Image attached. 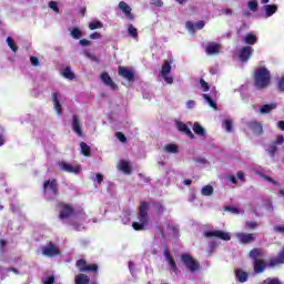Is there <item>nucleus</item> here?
I'll return each mask as SVG.
<instances>
[{
	"label": "nucleus",
	"mask_w": 284,
	"mask_h": 284,
	"mask_svg": "<svg viewBox=\"0 0 284 284\" xmlns=\"http://www.w3.org/2000/svg\"><path fill=\"white\" fill-rule=\"evenodd\" d=\"M272 84V73L267 68L262 67L254 70L253 85L256 90H267Z\"/></svg>",
	"instance_id": "nucleus-1"
},
{
	"label": "nucleus",
	"mask_w": 284,
	"mask_h": 284,
	"mask_svg": "<svg viewBox=\"0 0 284 284\" xmlns=\"http://www.w3.org/2000/svg\"><path fill=\"white\" fill-rule=\"evenodd\" d=\"M149 211L150 203L145 201L141 202L138 211V219L140 222L132 223V227L135 232H142V230H145L148 223H150V215L148 214Z\"/></svg>",
	"instance_id": "nucleus-2"
},
{
	"label": "nucleus",
	"mask_w": 284,
	"mask_h": 284,
	"mask_svg": "<svg viewBox=\"0 0 284 284\" xmlns=\"http://www.w3.org/2000/svg\"><path fill=\"white\" fill-rule=\"evenodd\" d=\"M181 261L183 265L191 272V274H196L201 270V263L196 261L192 255L189 253H184L181 255Z\"/></svg>",
	"instance_id": "nucleus-3"
},
{
	"label": "nucleus",
	"mask_w": 284,
	"mask_h": 284,
	"mask_svg": "<svg viewBox=\"0 0 284 284\" xmlns=\"http://www.w3.org/2000/svg\"><path fill=\"white\" fill-rule=\"evenodd\" d=\"M41 251L43 256H48L49 258L61 255V250H59L57 244L53 242H49L48 245L42 246Z\"/></svg>",
	"instance_id": "nucleus-4"
},
{
	"label": "nucleus",
	"mask_w": 284,
	"mask_h": 284,
	"mask_svg": "<svg viewBox=\"0 0 284 284\" xmlns=\"http://www.w3.org/2000/svg\"><path fill=\"white\" fill-rule=\"evenodd\" d=\"M206 239H220L221 241H232V235L225 231H206L204 232Z\"/></svg>",
	"instance_id": "nucleus-5"
},
{
	"label": "nucleus",
	"mask_w": 284,
	"mask_h": 284,
	"mask_svg": "<svg viewBox=\"0 0 284 284\" xmlns=\"http://www.w3.org/2000/svg\"><path fill=\"white\" fill-rule=\"evenodd\" d=\"M284 143V136L283 135H277L276 140L271 142L268 144V148L266 149L267 154L274 159V156H276V154H278V146L277 145H283Z\"/></svg>",
	"instance_id": "nucleus-6"
},
{
	"label": "nucleus",
	"mask_w": 284,
	"mask_h": 284,
	"mask_svg": "<svg viewBox=\"0 0 284 284\" xmlns=\"http://www.w3.org/2000/svg\"><path fill=\"white\" fill-rule=\"evenodd\" d=\"M75 266L78 267L79 272H93V274L99 272V265L89 264L85 260H78Z\"/></svg>",
	"instance_id": "nucleus-7"
},
{
	"label": "nucleus",
	"mask_w": 284,
	"mask_h": 284,
	"mask_svg": "<svg viewBox=\"0 0 284 284\" xmlns=\"http://www.w3.org/2000/svg\"><path fill=\"white\" fill-rule=\"evenodd\" d=\"M43 192H52L54 196H59V182L57 179L47 180L43 182Z\"/></svg>",
	"instance_id": "nucleus-8"
},
{
	"label": "nucleus",
	"mask_w": 284,
	"mask_h": 284,
	"mask_svg": "<svg viewBox=\"0 0 284 284\" xmlns=\"http://www.w3.org/2000/svg\"><path fill=\"white\" fill-rule=\"evenodd\" d=\"M58 165L62 172H68L69 174H79L81 172V165H72L64 161L59 162Z\"/></svg>",
	"instance_id": "nucleus-9"
},
{
	"label": "nucleus",
	"mask_w": 284,
	"mask_h": 284,
	"mask_svg": "<svg viewBox=\"0 0 284 284\" xmlns=\"http://www.w3.org/2000/svg\"><path fill=\"white\" fill-rule=\"evenodd\" d=\"M59 207H60L59 219L63 220V219H70V216H73L74 209L72 207V205L61 202L59 204Z\"/></svg>",
	"instance_id": "nucleus-10"
},
{
	"label": "nucleus",
	"mask_w": 284,
	"mask_h": 284,
	"mask_svg": "<svg viewBox=\"0 0 284 284\" xmlns=\"http://www.w3.org/2000/svg\"><path fill=\"white\" fill-rule=\"evenodd\" d=\"M252 54H254V48L246 45L240 50L239 59L242 63H247Z\"/></svg>",
	"instance_id": "nucleus-11"
},
{
	"label": "nucleus",
	"mask_w": 284,
	"mask_h": 284,
	"mask_svg": "<svg viewBox=\"0 0 284 284\" xmlns=\"http://www.w3.org/2000/svg\"><path fill=\"white\" fill-rule=\"evenodd\" d=\"M247 128L253 132L254 136H263V123L258 121H250L247 122Z\"/></svg>",
	"instance_id": "nucleus-12"
},
{
	"label": "nucleus",
	"mask_w": 284,
	"mask_h": 284,
	"mask_svg": "<svg viewBox=\"0 0 284 284\" xmlns=\"http://www.w3.org/2000/svg\"><path fill=\"white\" fill-rule=\"evenodd\" d=\"M236 239H239L242 245H250V243H254V241L256 240L254 233H237Z\"/></svg>",
	"instance_id": "nucleus-13"
},
{
	"label": "nucleus",
	"mask_w": 284,
	"mask_h": 284,
	"mask_svg": "<svg viewBox=\"0 0 284 284\" xmlns=\"http://www.w3.org/2000/svg\"><path fill=\"white\" fill-rule=\"evenodd\" d=\"M164 257H165V261H168L172 272H174V274H179V267L176 266V261H174V257H172V253H170L169 247L164 248Z\"/></svg>",
	"instance_id": "nucleus-14"
},
{
	"label": "nucleus",
	"mask_w": 284,
	"mask_h": 284,
	"mask_svg": "<svg viewBox=\"0 0 284 284\" xmlns=\"http://www.w3.org/2000/svg\"><path fill=\"white\" fill-rule=\"evenodd\" d=\"M164 257H165V261H168L172 272H174V274H179V267L176 266V261H174V257H172V253H170L169 247L164 248Z\"/></svg>",
	"instance_id": "nucleus-15"
},
{
	"label": "nucleus",
	"mask_w": 284,
	"mask_h": 284,
	"mask_svg": "<svg viewBox=\"0 0 284 284\" xmlns=\"http://www.w3.org/2000/svg\"><path fill=\"white\" fill-rule=\"evenodd\" d=\"M267 266L270 267V264H267L265 260H255L253 262V270L255 274H263V272L267 270Z\"/></svg>",
	"instance_id": "nucleus-16"
},
{
	"label": "nucleus",
	"mask_w": 284,
	"mask_h": 284,
	"mask_svg": "<svg viewBox=\"0 0 284 284\" xmlns=\"http://www.w3.org/2000/svg\"><path fill=\"white\" fill-rule=\"evenodd\" d=\"M119 9L129 19V21H134V14H132V8L125 1L119 3Z\"/></svg>",
	"instance_id": "nucleus-17"
},
{
	"label": "nucleus",
	"mask_w": 284,
	"mask_h": 284,
	"mask_svg": "<svg viewBox=\"0 0 284 284\" xmlns=\"http://www.w3.org/2000/svg\"><path fill=\"white\" fill-rule=\"evenodd\" d=\"M118 74L122 79H126V81H134V72L125 67H119Z\"/></svg>",
	"instance_id": "nucleus-18"
},
{
	"label": "nucleus",
	"mask_w": 284,
	"mask_h": 284,
	"mask_svg": "<svg viewBox=\"0 0 284 284\" xmlns=\"http://www.w3.org/2000/svg\"><path fill=\"white\" fill-rule=\"evenodd\" d=\"M101 80H102V83L108 85V88H111V90H119V85L114 83V81L112 80V78L108 72H103L101 74Z\"/></svg>",
	"instance_id": "nucleus-19"
},
{
	"label": "nucleus",
	"mask_w": 284,
	"mask_h": 284,
	"mask_svg": "<svg viewBox=\"0 0 284 284\" xmlns=\"http://www.w3.org/2000/svg\"><path fill=\"white\" fill-rule=\"evenodd\" d=\"M72 130L78 136H83V129L81 126V120L79 116L72 115Z\"/></svg>",
	"instance_id": "nucleus-20"
},
{
	"label": "nucleus",
	"mask_w": 284,
	"mask_h": 284,
	"mask_svg": "<svg viewBox=\"0 0 284 284\" xmlns=\"http://www.w3.org/2000/svg\"><path fill=\"white\" fill-rule=\"evenodd\" d=\"M172 63H174V58L170 57L169 60H164V63L161 69V77H168L172 72Z\"/></svg>",
	"instance_id": "nucleus-21"
},
{
	"label": "nucleus",
	"mask_w": 284,
	"mask_h": 284,
	"mask_svg": "<svg viewBox=\"0 0 284 284\" xmlns=\"http://www.w3.org/2000/svg\"><path fill=\"white\" fill-rule=\"evenodd\" d=\"M176 128L179 132H183V134L187 135L189 139H192V140L195 139L194 133H192V130H190V126H187V124L183 122H178Z\"/></svg>",
	"instance_id": "nucleus-22"
},
{
	"label": "nucleus",
	"mask_w": 284,
	"mask_h": 284,
	"mask_svg": "<svg viewBox=\"0 0 284 284\" xmlns=\"http://www.w3.org/2000/svg\"><path fill=\"white\" fill-rule=\"evenodd\" d=\"M205 52L206 54H219V52H221V44L216 43V42H209L206 48H205Z\"/></svg>",
	"instance_id": "nucleus-23"
},
{
	"label": "nucleus",
	"mask_w": 284,
	"mask_h": 284,
	"mask_svg": "<svg viewBox=\"0 0 284 284\" xmlns=\"http://www.w3.org/2000/svg\"><path fill=\"white\" fill-rule=\"evenodd\" d=\"M51 99L53 101V108L55 112L61 116V114H63V108L61 106V102L59 101V93L53 92L51 94Z\"/></svg>",
	"instance_id": "nucleus-24"
},
{
	"label": "nucleus",
	"mask_w": 284,
	"mask_h": 284,
	"mask_svg": "<svg viewBox=\"0 0 284 284\" xmlns=\"http://www.w3.org/2000/svg\"><path fill=\"white\" fill-rule=\"evenodd\" d=\"M235 276L240 283H245L250 276V274L241 268L235 271Z\"/></svg>",
	"instance_id": "nucleus-25"
},
{
	"label": "nucleus",
	"mask_w": 284,
	"mask_h": 284,
	"mask_svg": "<svg viewBox=\"0 0 284 284\" xmlns=\"http://www.w3.org/2000/svg\"><path fill=\"white\" fill-rule=\"evenodd\" d=\"M264 10H265V18L267 19L273 14H276L278 7L276 4H266L264 6Z\"/></svg>",
	"instance_id": "nucleus-26"
},
{
	"label": "nucleus",
	"mask_w": 284,
	"mask_h": 284,
	"mask_svg": "<svg viewBox=\"0 0 284 284\" xmlns=\"http://www.w3.org/2000/svg\"><path fill=\"white\" fill-rule=\"evenodd\" d=\"M248 256L253 261H261L263 258V251L261 248H253L250 251Z\"/></svg>",
	"instance_id": "nucleus-27"
},
{
	"label": "nucleus",
	"mask_w": 284,
	"mask_h": 284,
	"mask_svg": "<svg viewBox=\"0 0 284 284\" xmlns=\"http://www.w3.org/2000/svg\"><path fill=\"white\" fill-rule=\"evenodd\" d=\"M243 42L246 43V45H254L258 42V38L253 33H247L244 37Z\"/></svg>",
	"instance_id": "nucleus-28"
},
{
	"label": "nucleus",
	"mask_w": 284,
	"mask_h": 284,
	"mask_svg": "<svg viewBox=\"0 0 284 284\" xmlns=\"http://www.w3.org/2000/svg\"><path fill=\"white\" fill-rule=\"evenodd\" d=\"M272 110H276V104L275 103L263 104L260 108V113L261 114H270V112H272Z\"/></svg>",
	"instance_id": "nucleus-29"
},
{
	"label": "nucleus",
	"mask_w": 284,
	"mask_h": 284,
	"mask_svg": "<svg viewBox=\"0 0 284 284\" xmlns=\"http://www.w3.org/2000/svg\"><path fill=\"white\" fill-rule=\"evenodd\" d=\"M120 170L124 172V174H132V168L130 166V162L125 160L120 161Z\"/></svg>",
	"instance_id": "nucleus-30"
},
{
	"label": "nucleus",
	"mask_w": 284,
	"mask_h": 284,
	"mask_svg": "<svg viewBox=\"0 0 284 284\" xmlns=\"http://www.w3.org/2000/svg\"><path fill=\"white\" fill-rule=\"evenodd\" d=\"M62 75L64 77V79H68L69 81H74L75 79L74 72H72V68L70 67H65L63 69Z\"/></svg>",
	"instance_id": "nucleus-31"
},
{
	"label": "nucleus",
	"mask_w": 284,
	"mask_h": 284,
	"mask_svg": "<svg viewBox=\"0 0 284 284\" xmlns=\"http://www.w3.org/2000/svg\"><path fill=\"white\" fill-rule=\"evenodd\" d=\"M75 284H90V277L87 274L80 273L75 277Z\"/></svg>",
	"instance_id": "nucleus-32"
},
{
	"label": "nucleus",
	"mask_w": 284,
	"mask_h": 284,
	"mask_svg": "<svg viewBox=\"0 0 284 284\" xmlns=\"http://www.w3.org/2000/svg\"><path fill=\"white\" fill-rule=\"evenodd\" d=\"M193 132L197 134V136H205V129L201 126V123L195 122L193 125Z\"/></svg>",
	"instance_id": "nucleus-33"
},
{
	"label": "nucleus",
	"mask_w": 284,
	"mask_h": 284,
	"mask_svg": "<svg viewBox=\"0 0 284 284\" xmlns=\"http://www.w3.org/2000/svg\"><path fill=\"white\" fill-rule=\"evenodd\" d=\"M201 194L203 196H212V194H214V187L212 185H205L202 190H201Z\"/></svg>",
	"instance_id": "nucleus-34"
},
{
	"label": "nucleus",
	"mask_w": 284,
	"mask_h": 284,
	"mask_svg": "<svg viewBox=\"0 0 284 284\" xmlns=\"http://www.w3.org/2000/svg\"><path fill=\"white\" fill-rule=\"evenodd\" d=\"M70 37H72V39L79 40L83 37V32L81 31V29L75 27L71 30Z\"/></svg>",
	"instance_id": "nucleus-35"
},
{
	"label": "nucleus",
	"mask_w": 284,
	"mask_h": 284,
	"mask_svg": "<svg viewBox=\"0 0 284 284\" xmlns=\"http://www.w3.org/2000/svg\"><path fill=\"white\" fill-rule=\"evenodd\" d=\"M165 152H169V154H176L179 152V145L176 144H166L164 146Z\"/></svg>",
	"instance_id": "nucleus-36"
},
{
	"label": "nucleus",
	"mask_w": 284,
	"mask_h": 284,
	"mask_svg": "<svg viewBox=\"0 0 284 284\" xmlns=\"http://www.w3.org/2000/svg\"><path fill=\"white\" fill-rule=\"evenodd\" d=\"M103 28V22L94 20L89 23V30H101Z\"/></svg>",
	"instance_id": "nucleus-37"
},
{
	"label": "nucleus",
	"mask_w": 284,
	"mask_h": 284,
	"mask_svg": "<svg viewBox=\"0 0 284 284\" xmlns=\"http://www.w3.org/2000/svg\"><path fill=\"white\" fill-rule=\"evenodd\" d=\"M80 148L81 154H83V156H90V145H88L85 142H81Z\"/></svg>",
	"instance_id": "nucleus-38"
},
{
	"label": "nucleus",
	"mask_w": 284,
	"mask_h": 284,
	"mask_svg": "<svg viewBox=\"0 0 284 284\" xmlns=\"http://www.w3.org/2000/svg\"><path fill=\"white\" fill-rule=\"evenodd\" d=\"M7 44L9 45V48H11L12 52L19 51V47L17 45V43H14V40L11 37L7 38Z\"/></svg>",
	"instance_id": "nucleus-39"
},
{
	"label": "nucleus",
	"mask_w": 284,
	"mask_h": 284,
	"mask_svg": "<svg viewBox=\"0 0 284 284\" xmlns=\"http://www.w3.org/2000/svg\"><path fill=\"white\" fill-rule=\"evenodd\" d=\"M128 33L130 34V37H132L133 39H139V31L136 30V28H134V26L130 24L128 28Z\"/></svg>",
	"instance_id": "nucleus-40"
},
{
	"label": "nucleus",
	"mask_w": 284,
	"mask_h": 284,
	"mask_svg": "<svg viewBox=\"0 0 284 284\" xmlns=\"http://www.w3.org/2000/svg\"><path fill=\"white\" fill-rule=\"evenodd\" d=\"M153 207H155V211L158 212V216H161V214H163V212H165V207L163 206V204L161 202H155L153 204Z\"/></svg>",
	"instance_id": "nucleus-41"
},
{
	"label": "nucleus",
	"mask_w": 284,
	"mask_h": 284,
	"mask_svg": "<svg viewBox=\"0 0 284 284\" xmlns=\"http://www.w3.org/2000/svg\"><path fill=\"white\" fill-rule=\"evenodd\" d=\"M247 6H248V10H251L252 12L258 11V1L251 0V1H248Z\"/></svg>",
	"instance_id": "nucleus-42"
},
{
	"label": "nucleus",
	"mask_w": 284,
	"mask_h": 284,
	"mask_svg": "<svg viewBox=\"0 0 284 284\" xmlns=\"http://www.w3.org/2000/svg\"><path fill=\"white\" fill-rule=\"evenodd\" d=\"M203 99L209 103L210 108H214V110H216V102H214L209 94H203Z\"/></svg>",
	"instance_id": "nucleus-43"
},
{
	"label": "nucleus",
	"mask_w": 284,
	"mask_h": 284,
	"mask_svg": "<svg viewBox=\"0 0 284 284\" xmlns=\"http://www.w3.org/2000/svg\"><path fill=\"white\" fill-rule=\"evenodd\" d=\"M200 85L203 92H210V84L205 80L200 79Z\"/></svg>",
	"instance_id": "nucleus-44"
},
{
	"label": "nucleus",
	"mask_w": 284,
	"mask_h": 284,
	"mask_svg": "<svg viewBox=\"0 0 284 284\" xmlns=\"http://www.w3.org/2000/svg\"><path fill=\"white\" fill-rule=\"evenodd\" d=\"M115 136L121 143H125V141H128V138L125 136V134H123V132H116Z\"/></svg>",
	"instance_id": "nucleus-45"
},
{
	"label": "nucleus",
	"mask_w": 284,
	"mask_h": 284,
	"mask_svg": "<svg viewBox=\"0 0 284 284\" xmlns=\"http://www.w3.org/2000/svg\"><path fill=\"white\" fill-rule=\"evenodd\" d=\"M277 90H278L280 92H284V77H282V78H280V79L277 80Z\"/></svg>",
	"instance_id": "nucleus-46"
},
{
	"label": "nucleus",
	"mask_w": 284,
	"mask_h": 284,
	"mask_svg": "<svg viewBox=\"0 0 284 284\" xmlns=\"http://www.w3.org/2000/svg\"><path fill=\"white\" fill-rule=\"evenodd\" d=\"M54 281H55L54 275L49 276V277H47V278H42V283H43V284H54Z\"/></svg>",
	"instance_id": "nucleus-47"
},
{
	"label": "nucleus",
	"mask_w": 284,
	"mask_h": 284,
	"mask_svg": "<svg viewBox=\"0 0 284 284\" xmlns=\"http://www.w3.org/2000/svg\"><path fill=\"white\" fill-rule=\"evenodd\" d=\"M247 230H255V227H258V223L255 221L246 222Z\"/></svg>",
	"instance_id": "nucleus-48"
},
{
	"label": "nucleus",
	"mask_w": 284,
	"mask_h": 284,
	"mask_svg": "<svg viewBox=\"0 0 284 284\" xmlns=\"http://www.w3.org/2000/svg\"><path fill=\"white\" fill-rule=\"evenodd\" d=\"M264 283H265V284H282V283H281V280H278V278H266V280L264 281Z\"/></svg>",
	"instance_id": "nucleus-49"
},
{
	"label": "nucleus",
	"mask_w": 284,
	"mask_h": 284,
	"mask_svg": "<svg viewBox=\"0 0 284 284\" xmlns=\"http://www.w3.org/2000/svg\"><path fill=\"white\" fill-rule=\"evenodd\" d=\"M49 8H50L51 10H53V12H59V6L57 4L55 1H50V2H49Z\"/></svg>",
	"instance_id": "nucleus-50"
},
{
	"label": "nucleus",
	"mask_w": 284,
	"mask_h": 284,
	"mask_svg": "<svg viewBox=\"0 0 284 284\" xmlns=\"http://www.w3.org/2000/svg\"><path fill=\"white\" fill-rule=\"evenodd\" d=\"M31 64L34 65V68L41 65V61L37 57L30 58Z\"/></svg>",
	"instance_id": "nucleus-51"
},
{
	"label": "nucleus",
	"mask_w": 284,
	"mask_h": 284,
	"mask_svg": "<svg viewBox=\"0 0 284 284\" xmlns=\"http://www.w3.org/2000/svg\"><path fill=\"white\" fill-rule=\"evenodd\" d=\"M151 6H155V8H163L162 0H151Z\"/></svg>",
	"instance_id": "nucleus-52"
},
{
	"label": "nucleus",
	"mask_w": 284,
	"mask_h": 284,
	"mask_svg": "<svg viewBox=\"0 0 284 284\" xmlns=\"http://www.w3.org/2000/svg\"><path fill=\"white\" fill-rule=\"evenodd\" d=\"M226 132H232V122L231 120L224 121Z\"/></svg>",
	"instance_id": "nucleus-53"
},
{
	"label": "nucleus",
	"mask_w": 284,
	"mask_h": 284,
	"mask_svg": "<svg viewBox=\"0 0 284 284\" xmlns=\"http://www.w3.org/2000/svg\"><path fill=\"white\" fill-rule=\"evenodd\" d=\"M274 232H276L277 234H284V225L274 226Z\"/></svg>",
	"instance_id": "nucleus-54"
},
{
	"label": "nucleus",
	"mask_w": 284,
	"mask_h": 284,
	"mask_svg": "<svg viewBox=\"0 0 284 284\" xmlns=\"http://www.w3.org/2000/svg\"><path fill=\"white\" fill-rule=\"evenodd\" d=\"M226 212H231L232 214H239V210L234 206H225Z\"/></svg>",
	"instance_id": "nucleus-55"
},
{
	"label": "nucleus",
	"mask_w": 284,
	"mask_h": 284,
	"mask_svg": "<svg viewBox=\"0 0 284 284\" xmlns=\"http://www.w3.org/2000/svg\"><path fill=\"white\" fill-rule=\"evenodd\" d=\"M195 28L197 30H203L205 28V21H203V20L197 21L195 24Z\"/></svg>",
	"instance_id": "nucleus-56"
},
{
	"label": "nucleus",
	"mask_w": 284,
	"mask_h": 284,
	"mask_svg": "<svg viewBox=\"0 0 284 284\" xmlns=\"http://www.w3.org/2000/svg\"><path fill=\"white\" fill-rule=\"evenodd\" d=\"M262 179H264V181H268V183H272L273 185H276L274 179L270 178L268 175L262 174Z\"/></svg>",
	"instance_id": "nucleus-57"
},
{
	"label": "nucleus",
	"mask_w": 284,
	"mask_h": 284,
	"mask_svg": "<svg viewBox=\"0 0 284 284\" xmlns=\"http://www.w3.org/2000/svg\"><path fill=\"white\" fill-rule=\"evenodd\" d=\"M236 178L239 179V181L245 182V173L243 171H239L236 173Z\"/></svg>",
	"instance_id": "nucleus-58"
},
{
	"label": "nucleus",
	"mask_w": 284,
	"mask_h": 284,
	"mask_svg": "<svg viewBox=\"0 0 284 284\" xmlns=\"http://www.w3.org/2000/svg\"><path fill=\"white\" fill-rule=\"evenodd\" d=\"M164 81H165V83H168L169 85H172V83H174V78L164 75Z\"/></svg>",
	"instance_id": "nucleus-59"
},
{
	"label": "nucleus",
	"mask_w": 284,
	"mask_h": 284,
	"mask_svg": "<svg viewBox=\"0 0 284 284\" xmlns=\"http://www.w3.org/2000/svg\"><path fill=\"white\" fill-rule=\"evenodd\" d=\"M90 40H88V39H81L80 40V45H82L83 48H85V47H88V45H90Z\"/></svg>",
	"instance_id": "nucleus-60"
},
{
	"label": "nucleus",
	"mask_w": 284,
	"mask_h": 284,
	"mask_svg": "<svg viewBox=\"0 0 284 284\" xmlns=\"http://www.w3.org/2000/svg\"><path fill=\"white\" fill-rule=\"evenodd\" d=\"M101 33L100 32H93L89 36L90 39H101Z\"/></svg>",
	"instance_id": "nucleus-61"
},
{
	"label": "nucleus",
	"mask_w": 284,
	"mask_h": 284,
	"mask_svg": "<svg viewBox=\"0 0 284 284\" xmlns=\"http://www.w3.org/2000/svg\"><path fill=\"white\" fill-rule=\"evenodd\" d=\"M196 105V102L194 100H189L186 102V108L192 109Z\"/></svg>",
	"instance_id": "nucleus-62"
},
{
	"label": "nucleus",
	"mask_w": 284,
	"mask_h": 284,
	"mask_svg": "<svg viewBox=\"0 0 284 284\" xmlns=\"http://www.w3.org/2000/svg\"><path fill=\"white\" fill-rule=\"evenodd\" d=\"M187 30H194V23L192 21L186 22Z\"/></svg>",
	"instance_id": "nucleus-63"
},
{
	"label": "nucleus",
	"mask_w": 284,
	"mask_h": 284,
	"mask_svg": "<svg viewBox=\"0 0 284 284\" xmlns=\"http://www.w3.org/2000/svg\"><path fill=\"white\" fill-rule=\"evenodd\" d=\"M277 128H278V130H282V132H284V121H278Z\"/></svg>",
	"instance_id": "nucleus-64"
}]
</instances>
